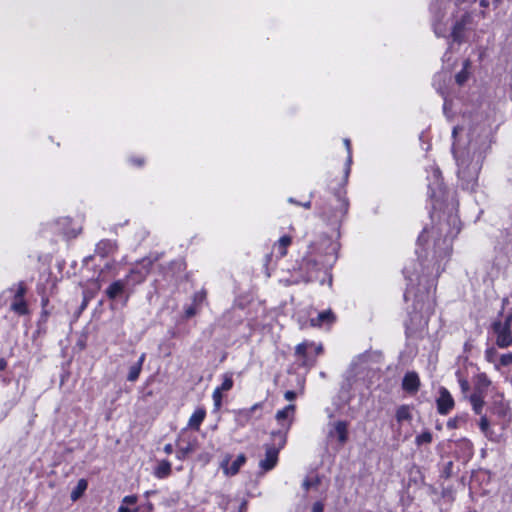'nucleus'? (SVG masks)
Listing matches in <instances>:
<instances>
[{
  "label": "nucleus",
  "mask_w": 512,
  "mask_h": 512,
  "mask_svg": "<svg viewBox=\"0 0 512 512\" xmlns=\"http://www.w3.org/2000/svg\"><path fill=\"white\" fill-rule=\"evenodd\" d=\"M465 1H466V0H457V2H460V3L465 2Z\"/></svg>",
  "instance_id": "052dcab7"
},
{
  "label": "nucleus",
  "mask_w": 512,
  "mask_h": 512,
  "mask_svg": "<svg viewBox=\"0 0 512 512\" xmlns=\"http://www.w3.org/2000/svg\"><path fill=\"white\" fill-rule=\"evenodd\" d=\"M319 484V479L318 477H307L304 481H303V488L307 491L309 490L311 487H315Z\"/></svg>",
  "instance_id": "e433bc0d"
},
{
  "label": "nucleus",
  "mask_w": 512,
  "mask_h": 512,
  "mask_svg": "<svg viewBox=\"0 0 512 512\" xmlns=\"http://www.w3.org/2000/svg\"><path fill=\"white\" fill-rule=\"evenodd\" d=\"M193 451V447L191 444L186 445L185 447H181L176 452V457L179 460H183Z\"/></svg>",
  "instance_id": "f704fd0d"
},
{
  "label": "nucleus",
  "mask_w": 512,
  "mask_h": 512,
  "mask_svg": "<svg viewBox=\"0 0 512 512\" xmlns=\"http://www.w3.org/2000/svg\"><path fill=\"white\" fill-rule=\"evenodd\" d=\"M261 408H262V403H256L253 406H251L250 408H248L247 410L251 411V414H253L256 410L261 409Z\"/></svg>",
  "instance_id": "09e8293b"
},
{
  "label": "nucleus",
  "mask_w": 512,
  "mask_h": 512,
  "mask_svg": "<svg viewBox=\"0 0 512 512\" xmlns=\"http://www.w3.org/2000/svg\"><path fill=\"white\" fill-rule=\"evenodd\" d=\"M470 403L474 412L478 415L482 413V409L484 406V394L481 392H474L470 396Z\"/></svg>",
  "instance_id": "393cba45"
},
{
  "label": "nucleus",
  "mask_w": 512,
  "mask_h": 512,
  "mask_svg": "<svg viewBox=\"0 0 512 512\" xmlns=\"http://www.w3.org/2000/svg\"><path fill=\"white\" fill-rule=\"evenodd\" d=\"M431 441H432V434L429 431L422 432L415 439V442L418 446H421L423 444H429Z\"/></svg>",
  "instance_id": "7c9ffc66"
},
{
  "label": "nucleus",
  "mask_w": 512,
  "mask_h": 512,
  "mask_svg": "<svg viewBox=\"0 0 512 512\" xmlns=\"http://www.w3.org/2000/svg\"><path fill=\"white\" fill-rule=\"evenodd\" d=\"M495 1H496V3H498L500 0H495Z\"/></svg>",
  "instance_id": "680f3d73"
},
{
  "label": "nucleus",
  "mask_w": 512,
  "mask_h": 512,
  "mask_svg": "<svg viewBox=\"0 0 512 512\" xmlns=\"http://www.w3.org/2000/svg\"><path fill=\"white\" fill-rule=\"evenodd\" d=\"M344 145L347 149V152H348V158H347V169H346V173L349 172V166L352 162V155H351V142L349 139H344Z\"/></svg>",
  "instance_id": "ea45409f"
},
{
  "label": "nucleus",
  "mask_w": 512,
  "mask_h": 512,
  "mask_svg": "<svg viewBox=\"0 0 512 512\" xmlns=\"http://www.w3.org/2000/svg\"><path fill=\"white\" fill-rule=\"evenodd\" d=\"M138 166H141L143 161L141 159H138L136 162H135Z\"/></svg>",
  "instance_id": "4d7b16f0"
},
{
  "label": "nucleus",
  "mask_w": 512,
  "mask_h": 512,
  "mask_svg": "<svg viewBox=\"0 0 512 512\" xmlns=\"http://www.w3.org/2000/svg\"><path fill=\"white\" fill-rule=\"evenodd\" d=\"M292 239L290 236H282L273 246L279 257H284L287 254V248L291 245Z\"/></svg>",
  "instance_id": "412c9836"
},
{
  "label": "nucleus",
  "mask_w": 512,
  "mask_h": 512,
  "mask_svg": "<svg viewBox=\"0 0 512 512\" xmlns=\"http://www.w3.org/2000/svg\"><path fill=\"white\" fill-rule=\"evenodd\" d=\"M414 309L415 313L411 316V321L415 323L416 327H425L430 315L434 312V301L429 297L425 301L419 299L415 302Z\"/></svg>",
  "instance_id": "0eeeda50"
},
{
  "label": "nucleus",
  "mask_w": 512,
  "mask_h": 512,
  "mask_svg": "<svg viewBox=\"0 0 512 512\" xmlns=\"http://www.w3.org/2000/svg\"><path fill=\"white\" fill-rule=\"evenodd\" d=\"M459 383H460V387L462 389L463 392H466L468 389H469V383L467 380L465 379H460L459 380Z\"/></svg>",
  "instance_id": "de8ad7c7"
},
{
  "label": "nucleus",
  "mask_w": 512,
  "mask_h": 512,
  "mask_svg": "<svg viewBox=\"0 0 512 512\" xmlns=\"http://www.w3.org/2000/svg\"><path fill=\"white\" fill-rule=\"evenodd\" d=\"M116 249V243L111 240H102L96 245V252L100 256H105L114 252Z\"/></svg>",
  "instance_id": "5701e85b"
},
{
  "label": "nucleus",
  "mask_w": 512,
  "mask_h": 512,
  "mask_svg": "<svg viewBox=\"0 0 512 512\" xmlns=\"http://www.w3.org/2000/svg\"><path fill=\"white\" fill-rule=\"evenodd\" d=\"M396 419L398 422H403L411 419V413L408 406L402 405L396 411Z\"/></svg>",
  "instance_id": "cd10ccee"
},
{
  "label": "nucleus",
  "mask_w": 512,
  "mask_h": 512,
  "mask_svg": "<svg viewBox=\"0 0 512 512\" xmlns=\"http://www.w3.org/2000/svg\"><path fill=\"white\" fill-rule=\"evenodd\" d=\"M198 306L194 305L193 303L185 308L184 314L187 319L193 317L196 315L198 311Z\"/></svg>",
  "instance_id": "58836bf2"
},
{
  "label": "nucleus",
  "mask_w": 512,
  "mask_h": 512,
  "mask_svg": "<svg viewBox=\"0 0 512 512\" xmlns=\"http://www.w3.org/2000/svg\"><path fill=\"white\" fill-rule=\"evenodd\" d=\"M127 285H129V283L126 279H120L110 284L106 289L108 298L114 300L122 295Z\"/></svg>",
  "instance_id": "f3484780"
},
{
  "label": "nucleus",
  "mask_w": 512,
  "mask_h": 512,
  "mask_svg": "<svg viewBox=\"0 0 512 512\" xmlns=\"http://www.w3.org/2000/svg\"><path fill=\"white\" fill-rule=\"evenodd\" d=\"M170 474H171V463L167 460L159 461L154 470V475L159 479H163V478L168 477Z\"/></svg>",
  "instance_id": "4be33fe9"
},
{
  "label": "nucleus",
  "mask_w": 512,
  "mask_h": 512,
  "mask_svg": "<svg viewBox=\"0 0 512 512\" xmlns=\"http://www.w3.org/2000/svg\"><path fill=\"white\" fill-rule=\"evenodd\" d=\"M450 216H451V215H449V216H448L446 219H444V220H440V221H439V223H440V222L447 221V220L449 219V217H450ZM438 219H441V216H438Z\"/></svg>",
  "instance_id": "13d9d810"
},
{
  "label": "nucleus",
  "mask_w": 512,
  "mask_h": 512,
  "mask_svg": "<svg viewBox=\"0 0 512 512\" xmlns=\"http://www.w3.org/2000/svg\"><path fill=\"white\" fill-rule=\"evenodd\" d=\"M479 426L482 432L486 433L489 428V421L486 416H482L479 421Z\"/></svg>",
  "instance_id": "79ce46f5"
},
{
  "label": "nucleus",
  "mask_w": 512,
  "mask_h": 512,
  "mask_svg": "<svg viewBox=\"0 0 512 512\" xmlns=\"http://www.w3.org/2000/svg\"><path fill=\"white\" fill-rule=\"evenodd\" d=\"M419 384H420L419 377L414 372H408L404 376L403 382H402L403 389L405 391L411 392V393H414L418 390Z\"/></svg>",
  "instance_id": "a211bd4d"
},
{
  "label": "nucleus",
  "mask_w": 512,
  "mask_h": 512,
  "mask_svg": "<svg viewBox=\"0 0 512 512\" xmlns=\"http://www.w3.org/2000/svg\"><path fill=\"white\" fill-rule=\"evenodd\" d=\"M145 358H146V354L142 353L141 356L139 357L138 361L130 366L129 372L127 375V380L129 382H135L139 378Z\"/></svg>",
  "instance_id": "6ab92c4d"
},
{
  "label": "nucleus",
  "mask_w": 512,
  "mask_h": 512,
  "mask_svg": "<svg viewBox=\"0 0 512 512\" xmlns=\"http://www.w3.org/2000/svg\"><path fill=\"white\" fill-rule=\"evenodd\" d=\"M338 244L331 238L323 235L317 242L309 246L306 256L303 258L302 267L309 270L330 269L337 259Z\"/></svg>",
  "instance_id": "7ed1b4c3"
},
{
  "label": "nucleus",
  "mask_w": 512,
  "mask_h": 512,
  "mask_svg": "<svg viewBox=\"0 0 512 512\" xmlns=\"http://www.w3.org/2000/svg\"><path fill=\"white\" fill-rule=\"evenodd\" d=\"M496 358H497V351H496L495 348L490 347V348L486 349V351H485V359L489 363H493L494 365H495V363H498L496 361Z\"/></svg>",
  "instance_id": "c9c22d12"
},
{
  "label": "nucleus",
  "mask_w": 512,
  "mask_h": 512,
  "mask_svg": "<svg viewBox=\"0 0 512 512\" xmlns=\"http://www.w3.org/2000/svg\"><path fill=\"white\" fill-rule=\"evenodd\" d=\"M460 230L458 216H450L447 221L440 222L431 229L425 228L423 230L418 238L419 245L426 244L429 246V238H432L433 246L424 258L419 254L421 274L415 269L404 268L403 273L409 287H412L415 281H419L422 277H438L444 271L452 253V242Z\"/></svg>",
  "instance_id": "f257e3e1"
},
{
  "label": "nucleus",
  "mask_w": 512,
  "mask_h": 512,
  "mask_svg": "<svg viewBox=\"0 0 512 512\" xmlns=\"http://www.w3.org/2000/svg\"><path fill=\"white\" fill-rule=\"evenodd\" d=\"M488 5H489V3H488V1H487V0H481V1H480V6H482V7H488Z\"/></svg>",
  "instance_id": "864d4df0"
},
{
  "label": "nucleus",
  "mask_w": 512,
  "mask_h": 512,
  "mask_svg": "<svg viewBox=\"0 0 512 512\" xmlns=\"http://www.w3.org/2000/svg\"><path fill=\"white\" fill-rule=\"evenodd\" d=\"M435 33L439 35V29L435 27Z\"/></svg>",
  "instance_id": "bf43d9fd"
},
{
  "label": "nucleus",
  "mask_w": 512,
  "mask_h": 512,
  "mask_svg": "<svg viewBox=\"0 0 512 512\" xmlns=\"http://www.w3.org/2000/svg\"><path fill=\"white\" fill-rule=\"evenodd\" d=\"M465 421H466V417L464 415L456 416V417L448 420L447 427L449 429H456V428L460 427V424L462 422H465Z\"/></svg>",
  "instance_id": "473e14b6"
},
{
  "label": "nucleus",
  "mask_w": 512,
  "mask_h": 512,
  "mask_svg": "<svg viewBox=\"0 0 512 512\" xmlns=\"http://www.w3.org/2000/svg\"><path fill=\"white\" fill-rule=\"evenodd\" d=\"M295 415V405L289 404L283 409L277 411L275 418L280 428L271 433L275 444L284 447L287 440V433L290 430Z\"/></svg>",
  "instance_id": "20e7f679"
},
{
  "label": "nucleus",
  "mask_w": 512,
  "mask_h": 512,
  "mask_svg": "<svg viewBox=\"0 0 512 512\" xmlns=\"http://www.w3.org/2000/svg\"><path fill=\"white\" fill-rule=\"evenodd\" d=\"M282 448L283 447L276 445L274 440H272V444L266 445L265 458L260 461V468L264 471L273 469L278 462V454Z\"/></svg>",
  "instance_id": "9d476101"
},
{
  "label": "nucleus",
  "mask_w": 512,
  "mask_h": 512,
  "mask_svg": "<svg viewBox=\"0 0 512 512\" xmlns=\"http://www.w3.org/2000/svg\"><path fill=\"white\" fill-rule=\"evenodd\" d=\"M164 452L166 454H171L173 452V446L172 444H166L163 448Z\"/></svg>",
  "instance_id": "8fccbe9b"
},
{
  "label": "nucleus",
  "mask_w": 512,
  "mask_h": 512,
  "mask_svg": "<svg viewBox=\"0 0 512 512\" xmlns=\"http://www.w3.org/2000/svg\"><path fill=\"white\" fill-rule=\"evenodd\" d=\"M88 482L85 479H80L76 487L72 490L70 498L73 502L77 501L86 491Z\"/></svg>",
  "instance_id": "a878e982"
},
{
  "label": "nucleus",
  "mask_w": 512,
  "mask_h": 512,
  "mask_svg": "<svg viewBox=\"0 0 512 512\" xmlns=\"http://www.w3.org/2000/svg\"><path fill=\"white\" fill-rule=\"evenodd\" d=\"M492 332L495 336V343L499 348L509 347L512 344V313H509L503 321L493 322Z\"/></svg>",
  "instance_id": "39448f33"
},
{
  "label": "nucleus",
  "mask_w": 512,
  "mask_h": 512,
  "mask_svg": "<svg viewBox=\"0 0 512 512\" xmlns=\"http://www.w3.org/2000/svg\"><path fill=\"white\" fill-rule=\"evenodd\" d=\"M327 438L330 441L337 440L339 446H343L348 440V424L346 421H334L328 424Z\"/></svg>",
  "instance_id": "1a4fd4ad"
},
{
  "label": "nucleus",
  "mask_w": 512,
  "mask_h": 512,
  "mask_svg": "<svg viewBox=\"0 0 512 512\" xmlns=\"http://www.w3.org/2000/svg\"><path fill=\"white\" fill-rule=\"evenodd\" d=\"M428 191L430 198L434 201L433 209H437V204L444 199L445 188L442 183L441 172L438 167L431 166L427 171Z\"/></svg>",
  "instance_id": "423d86ee"
},
{
  "label": "nucleus",
  "mask_w": 512,
  "mask_h": 512,
  "mask_svg": "<svg viewBox=\"0 0 512 512\" xmlns=\"http://www.w3.org/2000/svg\"><path fill=\"white\" fill-rule=\"evenodd\" d=\"M205 292L204 291H198L196 292L194 295H193V298H192V303L196 306H200L201 303L204 301L205 299Z\"/></svg>",
  "instance_id": "4c0bfd02"
},
{
  "label": "nucleus",
  "mask_w": 512,
  "mask_h": 512,
  "mask_svg": "<svg viewBox=\"0 0 512 512\" xmlns=\"http://www.w3.org/2000/svg\"><path fill=\"white\" fill-rule=\"evenodd\" d=\"M118 512H132L127 506L120 505L118 508Z\"/></svg>",
  "instance_id": "3c124183"
},
{
  "label": "nucleus",
  "mask_w": 512,
  "mask_h": 512,
  "mask_svg": "<svg viewBox=\"0 0 512 512\" xmlns=\"http://www.w3.org/2000/svg\"><path fill=\"white\" fill-rule=\"evenodd\" d=\"M232 387H233L232 374H230V373L224 374L222 384L217 388L226 392V391H229Z\"/></svg>",
  "instance_id": "c756f323"
},
{
  "label": "nucleus",
  "mask_w": 512,
  "mask_h": 512,
  "mask_svg": "<svg viewBox=\"0 0 512 512\" xmlns=\"http://www.w3.org/2000/svg\"><path fill=\"white\" fill-rule=\"evenodd\" d=\"M411 294V289L410 288H407L405 294H404V297L405 299H408L409 295Z\"/></svg>",
  "instance_id": "5fc2aeb1"
},
{
  "label": "nucleus",
  "mask_w": 512,
  "mask_h": 512,
  "mask_svg": "<svg viewBox=\"0 0 512 512\" xmlns=\"http://www.w3.org/2000/svg\"><path fill=\"white\" fill-rule=\"evenodd\" d=\"M437 410L440 414H448L454 407V399L450 392L442 387L439 391V397L437 399Z\"/></svg>",
  "instance_id": "4468645a"
},
{
  "label": "nucleus",
  "mask_w": 512,
  "mask_h": 512,
  "mask_svg": "<svg viewBox=\"0 0 512 512\" xmlns=\"http://www.w3.org/2000/svg\"><path fill=\"white\" fill-rule=\"evenodd\" d=\"M472 23V16L469 13H465L461 16L460 20L456 21L452 28V37L454 41L460 42L463 38V32Z\"/></svg>",
  "instance_id": "2eb2a0df"
},
{
  "label": "nucleus",
  "mask_w": 512,
  "mask_h": 512,
  "mask_svg": "<svg viewBox=\"0 0 512 512\" xmlns=\"http://www.w3.org/2000/svg\"><path fill=\"white\" fill-rule=\"evenodd\" d=\"M490 384L491 381L485 374H479L477 376L475 392H481L484 394V391L490 386Z\"/></svg>",
  "instance_id": "bb28decb"
},
{
  "label": "nucleus",
  "mask_w": 512,
  "mask_h": 512,
  "mask_svg": "<svg viewBox=\"0 0 512 512\" xmlns=\"http://www.w3.org/2000/svg\"><path fill=\"white\" fill-rule=\"evenodd\" d=\"M251 411H248L247 409H243V410H239L237 412V421L241 424V425H245L246 423L249 422V420L251 419Z\"/></svg>",
  "instance_id": "2f4dec72"
},
{
  "label": "nucleus",
  "mask_w": 512,
  "mask_h": 512,
  "mask_svg": "<svg viewBox=\"0 0 512 512\" xmlns=\"http://www.w3.org/2000/svg\"><path fill=\"white\" fill-rule=\"evenodd\" d=\"M321 352H322V346H321V345H317V346H315V345L313 344V346H312V357H315V358H316V356H317L318 354H320Z\"/></svg>",
  "instance_id": "a18cd8bd"
},
{
  "label": "nucleus",
  "mask_w": 512,
  "mask_h": 512,
  "mask_svg": "<svg viewBox=\"0 0 512 512\" xmlns=\"http://www.w3.org/2000/svg\"><path fill=\"white\" fill-rule=\"evenodd\" d=\"M301 205H302L303 207H305V208H310V207H311V202H310V201H307V202H305V203H303V204H301Z\"/></svg>",
  "instance_id": "6e6d98bb"
},
{
  "label": "nucleus",
  "mask_w": 512,
  "mask_h": 512,
  "mask_svg": "<svg viewBox=\"0 0 512 512\" xmlns=\"http://www.w3.org/2000/svg\"><path fill=\"white\" fill-rule=\"evenodd\" d=\"M6 366H7V362L3 358H1L0 359V371L4 370L6 368Z\"/></svg>",
  "instance_id": "603ef678"
},
{
  "label": "nucleus",
  "mask_w": 512,
  "mask_h": 512,
  "mask_svg": "<svg viewBox=\"0 0 512 512\" xmlns=\"http://www.w3.org/2000/svg\"><path fill=\"white\" fill-rule=\"evenodd\" d=\"M224 391L216 388L214 391H213V394H212V398H213V402H214V408L215 410H219L221 405H222V393Z\"/></svg>",
  "instance_id": "72a5a7b5"
},
{
  "label": "nucleus",
  "mask_w": 512,
  "mask_h": 512,
  "mask_svg": "<svg viewBox=\"0 0 512 512\" xmlns=\"http://www.w3.org/2000/svg\"><path fill=\"white\" fill-rule=\"evenodd\" d=\"M10 292L13 293V298L10 304V309L18 315H26L28 314V305L24 298L26 294V287L23 283H18L14 285Z\"/></svg>",
  "instance_id": "6e6552de"
},
{
  "label": "nucleus",
  "mask_w": 512,
  "mask_h": 512,
  "mask_svg": "<svg viewBox=\"0 0 512 512\" xmlns=\"http://www.w3.org/2000/svg\"><path fill=\"white\" fill-rule=\"evenodd\" d=\"M512 364V353H506L500 356L498 363H495V369L500 370L501 367H506Z\"/></svg>",
  "instance_id": "c85d7f7f"
},
{
  "label": "nucleus",
  "mask_w": 512,
  "mask_h": 512,
  "mask_svg": "<svg viewBox=\"0 0 512 512\" xmlns=\"http://www.w3.org/2000/svg\"><path fill=\"white\" fill-rule=\"evenodd\" d=\"M335 320V316L331 310H326L317 315L315 318H311L312 326H322L324 324H332Z\"/></svg>",
  "instance_id": "aec40b11"
},
{
  "label": "nucleus",
  "mask_w": 512,
  "mask_h": 512,
  "mask_svg": "<svg viewBox=\"0 0 512 512\" xmlns=\"http://www.w3.org/2000/svg\"><path fill=\"white\" fill-rule=\"evenodd\" d=\"M230 462V456L226 455L224 459L222 460L220 467L222 468L224 474L226 476H234L236 475L240 468L245 464L246 457L244 454H239L237 458L231 463Z\"/></svg>",
  "instance_id": "ddd939ff"
},
{
  "label": "nucleus",
  "mask_w": 512,
  "mask_h": 512,
  "mask_svg": "<svg viewBox=\"0 0 512 512\" xmlns=\"http://www.w3.org/2000/svg\"><path fill=\"white\" fill-rule=\"evenodd\" d=\"M149 273V270L147 267L143 266L141 268H133L130 270L129 274L125 277L127 282L132 285L140 284L142 283L147 275Z\"/></svg>",
  "instance_id": "dca6fc26"
},
{
  "label": "nucleus",
  "mask_w": 512,
  "mask_h": 512,
  "mask_svg": "<svg viewBox=\"0 0 512 512\" xmlns=\"http://www.w3.org/2000/svg\"><path fill=\"white\" fill-rule=\"evenodd\" d=\"M347 210L348 202L339 196L336 198V204L333 206L331 213L327 214L326 211H323L322 215L330 222H338L345 216Z\"/></svg>",
  "instance_id": "f8f14e48"
},
{
  "label": "nucleus",
  "mask_w": 512,
  "mask_h": 512,
  "mask_svg": "<svg viewBox=\"0 0 512 512\" xmlns=\"http://www.w3.org/2000/svg\"><path fill=\"white\" fill-rule=\"evenodd\" d=\"M313 343L303 342L296 346L295 355L297 360L303 366H311L315 362V357H312Z\"/></svg>",
  "instance_id": "9b49d317"
},
{
  "label": "nucleus",
  "mask_w": 512,
  "mask_h": 512,
  "mask_svg": "<svg viewBox=\"0 0 512 512\" xmlns=\"http://www.w3.org/2000/svg\"><path fill=\"white\" fill-rule=\"evenodd\" d=\"M206 412L204 409H197L191 415L188 425L190 428L198 430L202 422L204 421Z\"/></svg>",
  "instance_id": "b1692460"
},
{
  "label": "nucleus",
  "mask_w": 512,
  "mask_h": 512,
  "mask_svg": "<svg viewBox=\"0 0 512 512\" xmlns=\"http://www.w3.org/2000/svg\"><path fill=\"white\" fill-rule=\"evenodd\" d=\"M284 397L288 401H292L296 398V393L294 391H286Z\"/></svg>",
  "instance_id": "49530a36"
},
{
  "label": "nucleus",
  "mask_w": 512,
  "mask_h": 512,
  "mask_svg": "<svg viewBox=\"0 0 512 512\" xmlns=\"http://www.w3.org/2000/svg\"><path fill=\"white\" fill-rule=\"evenodd\" d=\"M467 80V73L462 70L461 72H459L457 75H456V82L458 84H463L465 81Z\"/></svg>",
  "instance_id": "37998d69"
},
{
  "label": "nucleus",
  "mask_w": 512,
  "mask_h": 512,
  "mask_svg": "<svg viewBox=\"0 0 512 512\" xmlns=\"http://www.w3.org/2000/svg\"><path fill=\"white\" fill-rule=\"evenodd\" d=\"M324 504L321 501H317L312 505V512H323Z\"/></svg>",
  "instance_id": "c03bdc74"
},
{
  "label": "nucleus",
  "mask_w": 512,
  "mask_h": 512,
  "mask_svg": "<svg viewBox=\"0 0 512 512\" xmlns=\"http://www.w3.org/2000/svg\"><path fill=\"white\" fill-rule=\"evenodd\" d=\"M462 128L456 126L453 128L452 137L453 154L457 165V175L463 189L473 190L477 184L478 174L482 165V155L476 150L475 145L469 144L468 147L461 148L457 143L456 137Z\"/></svg>",
  "instance_id": "f03ea898"
},
{
  "label": "nucleus",
  "mask_w": 512,
  "mask_h": 512,
  "mask_svg": "<svg viewBox=\"0 0 512 512\" xmlns=\"http://www.w3.org/2000/svg\"><path fill=\"white\" fill-rule=\"evenodd\" d=\"M138 498L137 496L135 495H128V496H125L123 499H122V505H134L136 504Z\"/></svg>",
  "instance_id": "a19ab883"
}]
</instances>
